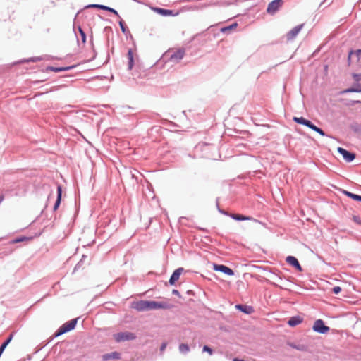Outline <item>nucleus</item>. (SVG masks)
Masks as SVG:
<instances>
[{
  "label": "nucleus",
  "instance_id": "f257e3e1",
  "mask_svg": "<svg viewBox=\"0 0 361 361\" xmlns=\"http://www.w3.org/2000/svg\"><path fill=\"white\" fill-rule=\"evenodd\" d=\"M174 307L173 304L169 303L167 301H156V300H139L133 302L131 307L138 312H145L153 310H170Z\"/></svg>",
  "mask_w": 361,
  "mask_h": 361
},
{
  "label": "nucleus",
  "instance_id": "f03ea898",
  "mask_svg": "<svg viewBox=\"0 0 361 361\" xmlns=\"http://www.w3.org/2000/svg\"><path fill=\"white\" fill-rule=\"evenodd\" d=\"M79 318H75L72 319L66 322H65L63 324H62L53 334L52 338L49 340V342L52 341L53 338L60 336L66 333H68L72 330H73L78 323V320Z\"/></svg>",
  "mask_w": 361,
  "mask_h": 361
},
{
  "label": "nucleus",
  "instance_id": "7ed1b4c3",
  "mask_svg": "<svg viewBox=\"0 0 361 361\" xmlns=\"http://www.w3.org/2000/svg\"><path fill=\"white\" fill-rule=\"evenodd\" d=\"M114 338L117 343L127 341H133L136 338V335L130 331L118 332L114 335Z\"/></svg>",
  "mask_w": 361,
  "mask_h": 361
},
{
  "label": "nucleus",
  "instance_id": "20e7f679",
  "mask_svg": "<svg viewBox=\"0 0 361 361\" xmlns=\"http://www.w3.org/2000/svg\"><path fill=\"white\" fill-rule=\"evenodd\" d=\"M312 330L318 334H326L330 331V327L322 319H318L314 322Z\"/></svg>",
  "mask_w": 361,
  "mask_h": 361
},
{
  "label": "nucleus",
  "instance_id": "39448f33",
  "mask_svg": "<svg viewBox=\"0 0 361 361\" xmlns=\"http://www.w3.org/2000/svg\"><path fill=\"white\" fill-rule=\"evenodd\" d=\"M283 4V0H273L270 3H269L267 12L270 15L275 14L277 11H279L281 7Z\"/></svg>",
  "mask_w": 361,
  "mask_h": 361
},
{
  "label": "nucleus",
  "instance_id": "423d86ee",
  "mask_svg": "<svg viewBox=\"0 0 361 361\" xmlns=\"http://www.w3.org/2000/svg\"><path fill=\"white\" fill-rule=\"evenodd\" d=\"M337 152L343 157L346 162H352L356 157L355 153L347 150L341 147L337 148Z\"/></svg>",
  "mask_w": 361,
  "mask_h": 361
},
{
  "label": "nucleus",
  "instance_id": "0eeeda50",
  "mask_svg": "<svg viewBox=\"0 0 361 361\" xmlns=\"http://www.w3.org/2000/svg\"><path fill=\"white\" fill-rule=\"evenodd\" d=\"M228 216L231 217V219L237 221H252L255 223L262 224L260 221L253 218L252 216H246L240 214L229 213Z\"/></svg>",
  "mask_w": 361,
  "mask_h": 361
},
{
  "label": "nucleus",
  "instance_id": "6e6552de",
  "mask_svg": "<svg viewBox=\"0 0 361 361\" xmlns=\"http://www.w3.org/2000/svg\"><path fill=\"white\" fill-rule=\"evenodd\" d=\"M213 269L216 271L224 273L227 276H233L235 274L234 271L230 267L220 264H213Z\"/></svg>",
  "mask_w": 361,
  "mask_h": 361
},
{
  "label": "nucleus",
  "instance_id": "1a4fd4ad",
  "mask_svg": "<svg viewBox=\"0 0 361 361\" xmlns=\"http://www.w3.org/2000/svg\"><path fill=\"white\" fill-rule=\"evenodd\" d=\"M85 8H99V9H101L102 11H109V12L114 14L116 16L120 18V16L116 9H114L111 7L103 5V4H88V5L85 6Z\"/></svg>",
  "mask_w": 361,
  "mask_h": 361
},
{
  "label": "nucleus",
  "instance_id": "9d476101",
  "mask_svg": "<svg viewBox=\"0 0 361 361\" xmlns=\"http://www.w3.org/2000/svg\"><path fill=\"white\" fill-rule=\"evenodd\" d=\"M293 121L295 123H296L298 124H300V125L305 126L307 127L308 128H310L311 130H313V128L316 126L310 120L307 119V118H304L302 116H300V117L294 116L293 118Z\"/></svg>",
  "mask_w": 361,
  "mask_h": 361
},
{
  "label": "nucleus",
  "instance_id": "9b49d317",
  "mask_svg": "<svg viewBox=\"0 0 361 361\" xmlns=\"http://www.w3.org/2000/svg\"><path fill=\"white\" fill-rule=\"evenodd\" d=\"M286 262L291 267L295 268L298 271H302V267H301L298 259L292 255H288L286 258Z\"/></svg>",
  "mask_w": 361,
  "mask_h": 361
},
{
  "label": "nucleus",
  "instance_id": "f8f14e48",
  "mask_svg": "<svg viewBox=\"0 0 361 361\" xmlns=\"http://www.w3.org/2000/svg\"><path fill=\"white\" fill-rule=\"evenodd\" d=\"M184 269L183 267H178L176 269H175L172 274L170 276V279L169 280V283L171 286H174L176 283V281H178L180 279V275L183 272Z\"/></svg>",
  "mask_w": 361,
  "mask_h": 361
},
{
  "label": "nucleus",
  "instance_id": "ddd939ff",
  "mask_svg": "<svg viewBox=\"0 0 361 361\" xmlns=\"http://www.w3.org/2000/svg\"><path fill=\"white\" fill-rule=\"evenodd\" d=\"M185 56V49L179 48L170 56V61L173 63H178Z\"/></svg>",
  "mask_w": 361,
  "mask_h": 361
},
{
  "label": "nucleus",
  "instance_id": "4468645a",
  "mask_svg": "<svg viewBox=\"0 0 361 361\" xmlns=\"http://www.w3.org/2000/svg\"><path fill=\"white\" fill-rule=\"evenodd\" d=\"M304 26V24H300L297 26L294 27L293 29H291L288 33L286 34V39L288 41H290L294 39L296 36L298 35V33L301 31Z\"/></svg>",
  "mask_w": 361,
  "mask_h": 361
},
{
  "label": "nucleus",
  "instance_id": "2eb2a0df",
  "mask_svg": "<svg viewBox=\"0 0 361 361\" xmlns=\"http://www.w3.org/2000/svg\"><path fill=\"white\" fill-rule=\"evenodd\" d=\"M153 11L161 16H174L177 15L172 9H167L161 7H154Z\"/></svg>",
  "mask_w": 361,
  "mask_h": 361
},
{
  "label": "nucleus",
  "instance_id": "dca6fc26",
  "mask_svg": "<svg viewBox=\"0 0 361 361\" xmlns=\"http://www.w3.org/2000/svg\"><path fill=\"white\" fill-rule=\"evenodd\" d=\"M63 188L61 185H58L56 188V200L53 207V211H56L61 203Z\"/></svg>",
  "mask_w": 361,
  "mask_h": 361
},
{
  "label": "nucleus",
  "instance_id": "f3484780",
  "mask_svg": "<svg viewBox=\"0 0 361 361\" xmlns=\"http://www.w3.org/2000/svg\"><path fill=\"white\" fill-rule=\"evenodd\" d=\"M77 66H78V65H76V64L68 66H61V67L49 66L47 67V70L51 71H53L55 73H59V72H63V71H71Z\"/></svg>",
  "mask_w": 361,
  "mask_h": 361
},
{
  "label": "nucleus",
  "instance_id": "a211bd4d",
  "mask_svg": "<svg viewBox=\"0 0 361 361\" xmlns=\"http://www.w3.org/2000/svg\"><path fill=\"white\" fill-rule=\"evenodd\" d=\"M235 309L241 312H243L246 314H251L254 312V307L251 305H244V304H237L235 306Z\"/></svg>",
  "mask_w": 361,
  "mask_h": 361
},
{
  "label": "nucleus",
  "instance_id": "6ab92c4d",
  "mask_svg": "<svg viewBox=\"0 0 361 361\" xmlns=\"http://www.w3.org/2000/svg\"><path fill=\"white\" fill-rule=\"evenodd\" d=\"M303 322V318L300 315H295L290 317L287 322L289 326L295 327Z\"/></svg>",
  "mask_w": 361,
  "mask_h": 361
},
{
  "label": "nucleus",
  "instance_id": "aec40b11",
  "mask_svg": "<svg viewBox=\"0 0 361 361\" xmlns=\"http://www.w3.org/2000/svg\"><path fill=\"white\" fill-rule=\"evenodd\" d=\"M102 359L103 361H108L111 359L119 360L121 359V353L117 351L105 353L102 356Z\"/></svg>",
  "mask_w": 361,
  "mask_h": 361
},
{
  "label": "nucleus",
  "instance_id": "412c9836",
  "mask_svg": "<svg viewBox=\"0 0 361 361\" xmlns=\"http://www.w3.org/2000/svg\"><path fill=\"white\" fill-rule=\"evenodd\" d=\"M73 30H74L75 35L76 36L78 42H79V39L78 37L77 32H78L79 35H80L81 41H82V44H85L87 41V35H86V33L85 32V31L83 30V29L81 27V26L79 25L78 27L77 31L74 27H73Z\"/></svg>",
  "mask_w": 361,
  "mask_h": 361
},
{
  "label": "nucleus",
  "instance_id": "4be33fe9",
  "mask_svg": "<svg viewBox=\"0 0 361 361\" xmlns=\"http://www.w3.org/2000/svg\"><path fill=\"white\" fill-rule=\"evenodd\" d=\"M127 56H128V70L130 71L133 68L134 63H135L134 56H133V52L132 49H130V48L128 49V53H127Z\"/></svg>",
  "mask_w": 361,
  "mask_h": 361
},
{
  "label": "nucleus",
  "instance_id": "5701e85b",
  "mask_svg": "<svg viewBox=\"0 0 361 361\" xmlns=\"http://www.w3.org/2000/svg\"><path fill=\"white\" fill-rule=\"evenodd\" d=\"M42 60V58L41 56H34V57H30V58H27V59H21L18 61H16L15 63V64H20V63H35V62H37V61H39Z\"/></svg>",
  "mask_w": 361,
  "mask_h": 361
},
{
  "label": "nucleus",
  "instance_id": "b1692460",
  "mask_svg": "<svg viewBox=\"0 0 361 361\" xmlns=\"http://www.w3.org/2000/svg\"><path fill=\"white\" fill-rule=\"evenodd\" d=\"M32 238H33L32 236L27 237V236H25V235H20V236H18V237L15 238L14 239H13L12 240H11L10 244H16V243H22L24 241H28V240H32Z\"/></svg>",
  "mask_w": 361,
  "mask_h": 361
},
{
  "label": "nucleus",
  "instance_id": "393cba45",
  "mask_svg": "<svg viewBox=\"0 0 361 361\" xmlns=\"http://www.w3.org/2000/svg\"><path fill=\"white\" fill-rule=\"evenodd\" d=\"M341 191L342 194H343L346 197H348L355 201L357 202L358 200H360V195L353 193V192H351L348 190H344V189H341Z\"/></svg>",
  "mask_w": 361,
  "mask_h": 361
},
{
  "label": "nucleus",
  "instance_id": "a878e982",
  "mask_svg": "<svg viewBox=\"0 0 361 361\" xmlns=\"http://www.w3.org/2000/svg\"><path fill=\"white\" fill-rule=\"evenodd\" d=\"M237 27H238V23L236 22H234L229 25L224 26V27H221L220 32L222 33H227V32L233 30V29L236 28Z\"/></svg>",
  "mask_w": 361,
  "mask_h": 361
},
{
  "label": "nucleus",
  "instance_id": "bb28decb",
  "mask_svg": "<svg viewBox=\"0 0 361 361\" xmlns=\"http://www.w3.org/2000/svg\"><path fill=\"white\" fill-rule=\"evenodd\" d=\"M179 351L181 354L185 355L190 351V347L187 343H180L179 345Z\"/></svg>",
  "mask_w": 361,
  "mask_h": 361
},
{
  "label": "nucleus",
  "instance_id": "cd10ccee",
  "mask_svg": "<svg viewBox=\"0 0 361 361\" xmlns=\"http://www.w3.org/2000/svg\"><path fill=\"white\" fill-rule=\"evenodd\" d=\"M289 346L293 349H296L300 351H305L306 350V346L302 344H295L294 343H288Z\"/></svg>",
  "mask_w": 361,
  "mask_h": 361
},
{
  "label": "nucleus",
  "instance_id": "c85d7f7f",
  "mask_svg": "<svg viewBox=\"0 0 361 361\" xmlns=\"http://www.w3.org/2000/svg\"><path fill=\"white\" fill-rule=\"evenodd\" d=\"M119 26L121 27V30L123 34H126L129 32L128 28L127 25H126V23L123 20L121 19L118 22Z\"/></svg>",
  "mask_w": 361,
  "mask_h": 361
},
{
  "label": "nucleus",
  "instance_id": "c756f323",
  "mask_svg": "<svg viewBox=\"0 0 361 361\" xmlns=\"http://www.w3.org/2000/svg\"><path fill=\"white\" fill-rule=\"evenodd\" d=\"M350 87L353 89V92H361V83L360 82H353Z\"/></svg>",
  "mask_w": 361,
  "mask_h": 361
},
{
  "label": "nucleus",
  "instance_id": "7c9ffc66",
  "mask_svg": "<svg viewBox=\"0 0 361 361\" xmlns=\"http://www.w3.org/2000/svg\"><path fill=\"white\" fill-rule=\"evenodd\" d=\"M87 258V256L85 255H83L82 256V258L76 264V265L74 267V269H73V273L75 272L77 270H78L79 269H80V267H82V263H83V260Z\"/></svg>",
  "mask_w": 361,
  "mask_h": 361
},
{
  "label": "nucleus",
  "instance_id": "2f4dec72",
  "mask_svg": "<svg viewBox=\"0 0 361 361\" xmlns=\"http://www.w3.org/2000/svg\"><path fill=\"white\" fill-rule=\"evenodd\" d=\"M203 353H207L209 355H212L214 353V350L208 345H203L202 348Z\"/></svg>",
  "mask_w": 361,
  "mask_h": 361
},
{
  "label": "nucleus",
  "instance_id": "473e14b6",
  "mask_svg": "<svg viewBox=\"0 0 361 361\" xmlns=\"http://www.w3.org/2000/svg\"><path fill=\"white\" fill-rule=\"evenodd\" d=\"M350 128L355 133H360L361 132V125L358 123H353L350 125Z\"/></svg>",
  "mask_w": 361,
  "mask_h": 361
},
{
  "label": "nucleus",
  "instance_id": "72a5a7b5",
  "mask_svg": "<svg viewBox=\"0 0 361 361\" xmlns=\"http://www.w3.org/2000/svg\"><path fill=\"white\" fill-rule=\"evenodd\" d=\"M351 75L354 82H360L361 81V73H353Z\"/></svg>",
  "mask_w": 361,
  "mask_h": 361
},
{
  "label": "nucleus",
  "instance_id": "f704fd0d",
  "mask_svg": "<svg viewBox=\"0 0 361 361\" xmlns=\"http://www.w3.org/2000/svg\"><path fill=\"white\" fill-rule=\"evenodd\" d=\"M216 207H217V209L219 213H221L225 216H228V214H229L228 212H227L224 209L220 208L219 204V198L216 199Z\"/></svg>",
  "mask_w": 361,
  "mask_h": 361
},
{
  "label": "nucleus",
  "instance_id": "c9c22d12",
  "mask_svg": "<svg viewBox=\"0 0 361 361\" xmlns=\"http://www.w3.org/2000/svg\"><path fill=\"white\" fill-rule=\"evenodd\" d=\"M90 44H91V46H92V50H93V52H94V56H93L92 59H91L90 61H92L93 59H94L96 58L97 53V51H96V50L94 49V47L93 36H92V35H91L90 36Z\"/></svg>",
  "mask_w": 361,
  "mask_h": 361
},
{
  "label": "nucleus",
  "instance_id": "e433bc0d",
  "mask_svg": "<svg viewBox=\"0 0 361 361\" xmlns=\"http://www.w3.org/2000/svg\"><path fill=\"white\" fill-rule=\"evenodd\" d=\"M312 130H314V132L318 133L322 137H324V136L326 135L325 132L321 128H319V127H318L317 126H314V128H313Z\"/></svg>",
  "mask_w": 361,
  "mask_h": 361
},
{
  "label": "nucleus",
  "instance_id": "4c0bfd02",
  "mask_svg": "<svg viewBox=\"0 0 361 361\" xmlns=\"http://www.w3.org/2000/svg\"><path fill=\"white\" fill-rule=\"evenodd\" d=\"M342 289L340 286H334L331 289V292L335 294L338 295L341 292Z\"/></svg>",
  "mask_w": 361,
  "mask_h": 361
},
{
  "label": "nucleus",
  "instance_id": "58836bf2",
  "mask_svg": "<svg viewBox=\"0 0 361 361\" xmlns=\"http://www.w3.org/2000/svg\"><path fill=\"white\" fill-rule=\"evenodd\" d=\"M353 89L350 87H348L346 89H344V90H341L340 92V94L343 95V94H348V93H353Z\"/></svg>",
  "mask_w": 361,
  "mask_h": 361
},
{
  "label": "nucleus",
  "instance_id": "ea45409f",
  "mask_svg": "<svg viewBox=\"0 0 361 361\" xmlns=\"http://www.w3.org/2000/svg\"><path fill=\"white\" fill-rule=\"evenodd\" d=\"M269 272L272 274L273 279L276 280V279H278L280 281L283 279V276L274 273V271H269Z\"/></svg>",
  "mask_w": 361,
  "mask_h": 361
},
{
  "label": "nucleus",
  "instance_id": "a19ab883",
  "mask_svg": "<svg viewBox=\"0 0 361 361\" xmlns=\"http://www.w3.org/2000/svg\"><path fill=\"white\" fill-rule=\"evenodd\" d=\"M353 221L358 225H361V219L357 215L353 216Z\"/></svg>",
  "mask_w": 361,
  "mask_h": 361
},
{
  "label": "nucleus",
  "instance_id": "79ce46f5",
  "mask_svg": "<svg viewBox=\"0 0 361 361\" xmlns=\"http://www.w3.org/2000/svg\"><path fill=\"white\" fill-rule=\"evenodd\" d=\"M354 54V50L353 49H350L348 52V66L350 65L351 63V57Z\"/></svg>",
  "mask_w": 361,
  "mask_h": 361
},
{
  "label": "nucleus",
  "instance_id": "37998d69",
  "mask_svg": "<svg viewBox=\"0 0 361 361\" xmlns=\"http://www.w3.org/2000/svg\"><path fill=\"white\" fill-rule=\"evenodd\" d=\"M333 2V0H324L319 5V8H321L323 5L326 4V5L324 7H326L329 5H331Z\"/></svg>",
  "mask_w": 361,
  "mask_h": 361
},
{
  "label": "nucleus",
  "instance_id": "c03bdc74",
  "mask_svg": "<svg viewBox=\"0 0 361 361\" xmlns=\"http://www.w3.org/2000/svg\"><path fill=\"white\" fill-rule=\"evenodd\" d=\"M353 55H355L357 58V61L360 60V56H361V49H358L357 50H354V54Z\"/></svg>",
  "mask_w": 361,
  "mask_h": 361
},
{
  "label": "nucleus",
  "instance_id": "a18cd8bd",
  "mask_svg": "<svg viewBox=\"0 0 361 361\" xmlns=\"http://www.w3.org/2000/svg\"><path fill=\"white\" fill-rule=\"evenodd\" d=\"M172 294L178 296L180 298H182L180 292L178 290H176V289H173L172 290Z\"/></svg>",
  "mask_w": 361,
  "mask_h": 361
},
{
  "label": "nucleus",
  "instance_id": "49530a36",
  "mask_svg": "<svg viewBox=\"0 0 361 361\" xmlns=\"http://www.w3.org/2000/svg\"><path fill=\"white\" fill-rule=\"evenodd\" d=\"M345 104L347 106H354L355 104V100H348V102L345 103Z\"/></svg>",
  "mask_w": 361,
  "mask_h": 361
},
{
  "label": "nucleus",
  "instance_id": "de8ad7c7",
  "mask_svg": "<svg viewBox=\"0 0 361 361\" xmlns=\"http://www.w3.org/2000/svg\"><path fill=\"white\" fill-rule=\"evenodd\" d=\"M186 294L188 295H192V296L195 295V293L192 290H188L186 291Z\"/></svg>",
  "mask_w": 361,
  "mask_h": 361
},
{
  "label": "nucleus",
  "instance_id": "09e8293b",
  "mask_svg": "<svg viewBox=\"0 0 361 361\" xmlns=\"http://www.w3.org/2000/svg\"><path fill=\"white\" fill-rule=\"evenodd\" d=\"M197 228L198 230L202 231L203 232L207 233H208L209 232L207 228H202V227L197 226Z\"/></svg>",
  "mask_w": 361,
  "mask_h": 361
},
{
  "label": "nucleus",
  "instance_id": "8fccbe9b",
  "mask_svg": "<svg viewBox=\"0 0 361 361\" xmlns=\"http://www.w3.org/2000/svg\"><path fill=\"white\" fill-rule=\"evenodd\" d=\"M202 146H204V147H208V146H209V144H207V143H205V142H204V143H203V144H199V145L197 146V147H202Z\"/></svg>",
  "mask_w": 361,
  "mask_h": 361
},
{
  "label": "nucleus",
  "instance_id": "3c124183",
  "mask_svg": "<svg viewBox=\"0 0 361 361\" xmlns=\"http://www.w3.org/2000/svg\"><path fill=\"white\" fill-rule=\"evenodd\" d=\"M232 361H245V360L241 358L234 357V358H233Z\"/></svg>",
  "mask_w": 361,
  "mask_h": 361
},
{
  "label": "nucleus",
  "instance_id": "603ef678",
  "mask_svg": "<svg viewBox=\"0 0 361 361\" xmlns=\"http://www.w3.org/2000/svg\"><path fill=\"white\" fill-rule=\"evenodd\" d=\"M166 343H162V344H161V347H160V350H164V348H166Z\"/></svg>",
  "mask_w": 361,
  "mask_h": 361
},
{
  "label": "nucleus",
  "instance_id": "864d4df0",
  "mask_svg": "<svg viewBox=\"0 0 361 361\" xmlns=\"http://www.w3.org/2000/svg\"><path fill=\"white\" fill-rule=\"evenodd\" d=\"M4 200V195L3 194L0 195V204L3 202Z\"/></svg>",
  "mask_w": 361,
  "mask_h": 361
},
{
  "label": "nucleus",
  "instance_id": "5fc2aeb1",
  "mask_svg": "<svg viewBox=\"0 0 361 361\" xmlns=\"http://www.w3.org/2000/svg\"><path fill=\"white\" fill-rule=\"evenodd\" d=\"M257 268L258 269H262L264 271H267L268 269H269V267H257Z\"/></svg>",
  "mask_w": 361,
  "mask_h": 361
},
{
  "label": "nucleus",
  "instance_id": "6e6d98bb",
  "mask_svg": "<svg viewBox=\"0 0 361 361\" xmlns=\"http://www.w3.org/2000/svg\"><path fill=\"white\" fill-rule=\"evenodd\" d=\"M204 238H206L208 241L212 242V239L209 236L206 235L204 236Z\"/></svg>",
  "mask_w": 361,
  "mask_h": 361
},
{
  "label": "nucleus",
  "instance_id": "4d7b16f0",
  "mask_svg": "<svg viewBox=\"0 0 361 361\" xmlns=\"http://www.w3.org/2000/svg\"><path fill=\"white\" fill-rule=\"evenodd\" d=\"M355 104H361V100H355Z\"/></svg>",
  "mask_w": 361,
  "mask_h": 361
},
{
  "label": "nucleus",
  "instance_id": "13d9d810",
  "mask_svg": "<svg viewBox=\"0 0 361 361\" xmlns=\"http://www.w3.org/2000/svg\"><path fill=\"white\" fill-rule=\"evenodd\" d=\"M272 286H278V285L274 282H269Z\"/></svg>",
  "mask_w": 361,
  "mask_h": 361
},
{
  "label": "nucleus",
  "instance_id": "bf43d9fd",
  "mask_svg": "<svg viewBox=\"0 0 361 361\" xmlns=\"http://www.w3.org/2000/svg\"><path fill=\"white\" fill-rule=\"evenodd\" d=\"M318 258H319L320 260H322V262H324V259H323V257H321V256H319H319H318Z\"/></svg>",
  "mask_w": 361,
  "mask_h": 361
},
{
  "label": "nucleus",
  "instance_id": "052dcab7",
  "mask_svg": "<svg viewBox=\"0 0 361 361\" xmlns=\"http://www.w3.org/2000/svg\"><path fill=\"white\" fill-rule=\"evenodd\" d=\"M109 55L107 56V59L106 61H109Z\"/></svg>",
  "mask_w": 361,
  "mask_h": 361
},
{
  "label": "nucleus",
  "instance_id": "680f3d73",
  "mask_svg": "<svg viewBox=\"0 0 361 361\" xmlns=\"http://www.w3.org/2000/svg\"><path fill=\"white\" fill-rule=\"evenodd\" d=\"M357 202H361V195H360V200H358V201H357Z\"/></svg>",
  "mask_w": 361,
  "mask_h": 361
}]
</instances>
